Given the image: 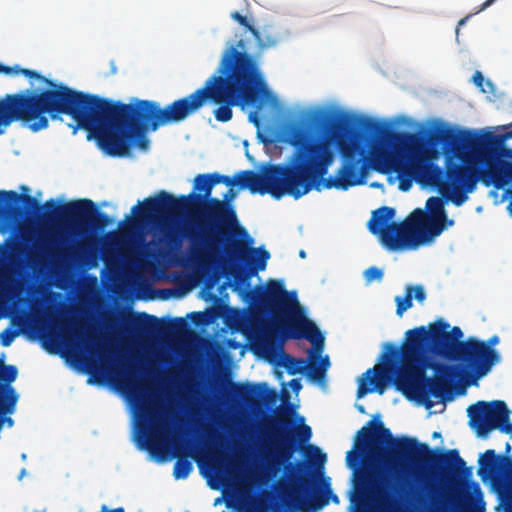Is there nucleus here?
Instances as JSON below:
<instances>
[{
	"mask_svg": "<svg viewBox=\"0 0 512 512\" xmlns=\"http://www.w3.org/2000/svg\"><path fill=\"white\" fill-rule=\"evenodd\" d=\"M18 370L14 365H6L0 369V392L4 388L11 387L10 384L17 378Z\"/></svg>",
	"mask_w": 512,
	"mask_h": 512,
	"instance_id": "bb28decb",
	"label": "nucleus"
},
{
	"mask_svg": "<svg viewBox=\"0 0 512 512\" xmlns=\"http://www.w3.org/2000/svg\"><path fill=\"white\" fill-rule=\"evenodd\" d=\"M383 275V271L376 266H371L364 272V278L367 283H371L372 281H381L383 279Z\"/></svg>",
	"mask_w": 512,
	"mask_h": 512,
	"instance_id": "2f4dec72",
	"label": "nucleus"
},
{
	"mask_svg": "<svg viewBox=\"0 0 512 512\" xmlns=\"http://www.w3.org/2000/svg\"><path fill=\"white\" fill-rule=\"evenodd\" d=\"M230 17L234 21L239 23L241 26L246 28V30L249 31L254 38H258L259 37V30L256 29L253 25L250 24V22L248 21L246 16L242 15L238 11H233V12H231Z\"/></svg>",
	"mask_w": 512,
	"mask_h": 512,
	"instance_id": "c756f323",
	"label": "nucleus"
},
{
	"mask_svg": "<svg viewBox=\"0 0 512 512\" xmlns=\"http://www.w3.org/2000/svg\"><path fill=\"white\" fill-rule=\"evenodd\" d=\"M495 0H486L485 2H483L481 5H480V8L478 10V12L480 11H483L485 10L486 8H488L490 5H492L494 3Z\"/></svg>",
	"mask_w": 512,
	"mask_h": 512,
	"instance_id": "ea45409f",
	"label": "nucleus"
},
{
	"mask_svg": "<svg viewBox=\"0 0 512 512\" xmlns=\"http://www.w3.org/2000/svg\"><path fill=\"white\" fill-rule=\"evenodd\" d=\"M173 425L168 413L162 411L156 401L143 396L138 406L136 443L156 459H164L169 452Z\"/></svg>",
	"mask_w": 512,
	"mask_h": 512,
	"instance_id": "f8f14e48",
	"label": "nucleus"
},
{
	"mask_svg": "<svg viewBox=\"0 0 512 512\" xmlns=\"http://www.w3.org/2000/svg\"><path fill=\"white\" fill-rule=\"evenodd\" d=\"M396 314L399 317H402L405 311L410 309L413 306V294H411V290L406 288V293L404 297L396 296Z\"/></svg>",
	"mask_w": 512,
	"mask_h": 512,
	"instance_id": "cd10ccee",
	"label": "nucleus"
},
{
	"mask_svg": "<svg viewBox=\"0 0 512 512\" xmlns=\"http://www.w3.org/2000/svg\"><path fill=\"white\" fill-rule=\"evenodd\" d=\"M477 475L480 480H512V457L486 450L478 457Z\"/></svg>",
	"mask_w": 512,
	"mask_h": 512,
	"instance_id": "aec40b11",
	"label": "nucleus"
},
{
	"mask_svg": "<svg viewBox=\"0 0 512 512\" xmlns=\"http://www.w3.org/2000/svg\"><path fill=\"white\" fill-rule=\"evenodd\" d=\"M221 490L242 512H289V482H206Z\"/></svg>",
	"mask_w": 512,
	"mask_h": 512,
	"instance_id": "9b49d317",
	"label": "nucleus"
},
{
	"mask_svg": "<svg viewBox=\"0 0 512 512\" xmlns=\"http://www.w3.org/2000/svg\"><path fill=\"white\" fill-rule=\"evenodd\" d=\"M230 394L234 400L251 406L260 403L274 405L278 399L277 392L274 389L268 388L266 383L249 384L231 382Z\"/></svg>",
	"mask_w": 512,
	"mask_h": 512,
	"instance_id": "412c9836",
	"label": "nucleus"
},
{
	"mask_svg": "<svg viewBox=\"0 0 512 512\" xmlns=\"http://www.w3.org/2000/svg\"><path fill=\"white\" fill-rule=\"evenodd\" d=\"M3 366H6V364L4 363V358L1 357L0 358V369H2Z\"/></svg>",
	"mask_w": 512,
	"mask_h": 512,
	"instance_id": "09e8293b",
	"label": "nucleus"
},
{
	"mask_svg": "<svg viewBox=\"0 0 512 512\" xmlns=\"http://www.w3.org/2000/svg\"><path fill=\"white\" fill-rule=\"evenodd\" d=\"M472 79H473L474 84L478 88H480L483 92H485V89L483 88L484 77H483L482 73L480 71H476L473 74Z\"/></svg>",
	"mask_w": 512,
	"mask_h": 512,
	"instance_id": "c9c22d12",
	"label": "nucleus"
},
{
	"mask_svg": "<svg viewBox=\"0 0 512 512\" xmlns=\"http://www.w3.org/2000/svg\"><path fill=\"white\" fill-rule=\"evenodd\" d=\"M449 328L450 325L440 318L428 328L420 326L408 330L405 342L421 364L423 355L429 352L451 361L460 352L463 332L458 326L448 331Z\"/></svg>",
	"mask_w": 512,
	"mask_h": 512,
	"instance_id": "ddd939ff",
	"label": "nucleus"
},
{
	"mask_svg": "<svg viewBox=\"0 0 512 512\" xmlns=\"http://www.w3.org/2000/svg\"><path fill=\"white\" fill-rule=\"evenodd\" d=\"M289 386L291 387L292 391L295 393H298L302 389V384H301L300 379L290 380Z\"/></svg>",
	"mask_w": 512,
	"mask_h": 512,
	"instance_id": "e433bc0d",
	"label": "nucleus"
},
{
	"mask_svg": "<svg viewBox=\"0 0 512 512\" xmlns=\"http://www.w3.org/2000/svg\"><path fill=\"white\" fill-rule=\"evenodd\" d=\"M460 352L451 361L457 362L462 371L471 379L477 380L487 375L497 364L500 354L485 341L469 337L460 343Z\"/></svg>",
	"mask_w": 512,
	"mask_h": 512,
	"instance_id": "dca6fc26",
	"label": "nucleus"
},
{
	"mask_svg": "<svg viewBox=\"0 0 512 512\" xmlns=\"http://www.w3.org/2000/svg\"><path fill=\"white\" fill-rule=\"evenodd\" d=\"M237 46L243 48V46H244L243 40H239Z\"/></svg>",
	"mask_w": 512,
	"mask_h": 512,
	"instance_id": "5fc2aeb1",
	"label": "nucleus"
},
{
	"mask_svg": "<svg viewBox=\"0 0 512 512\" xmlns=\"http://www.w3.org/2000/svg\"><path fill=\"white\" fill-rule=\"evenodd\" d=\"M174 473H175L176 477H181V476H183V477H184V476L186 475V473H184V474L179 473V472L177 471V469H175V472H174Z\"/></svg>",
	"mask_w": 512,
	"mask_h": 512,
	"instance_id": "8fccbe9b",
	"label": "nucleus"
},
{
	"mask_svg": "<svg viewBox=\"0 0 512 512\" xmlns=\"http://www.w3.org/2000/svg\"><path fill=\"white\" fill-rule=\"evenodd\" d=\"M17 73H21L28 78L38 79L41 82H43L44 84H47V81L50 80V79H47L46 77L40 75L38 72H36L34 70L26 69V68L17 70Z\"/></svg>",
	"mask_w": 512,
	"mask_h": 512,
	"instance_id": "72a5a7b5",
	"label": "nucleus"
},
{
	"mask_svg": "<svg viewBox=\"0 0 512 512\" xmlns=\"http://www.w3.org/2000/svg\"><path fill=\"white\" fill-rule=\"evenodd\" d=\"M42 252L53 261L77 260L82 261L87 254L85 244H78L72 250L66 248L43 246Z\"/></svg>",
	"mask_w": 512,
	"mask_h": 512,
	"instance_id": "b1692460",
	"label": "nucleus"
},
{
	"mask_svg": "<svg viewBox=\"0 0 512 512\" xmlns=\"http://www.w3.org/2000/svg\"><path fill=\"white\" fill-rule=\"evenodd\" d=\"M175 323H180L182 324L183 323V319L182 318H176L173 320Z\"/></svg>",
	"mask_w": 512,
	"mask_h": 512,
	"instance_id": "864d4df0",
	"label": "nucleus"
},
{
	"mask_svg": "<svg viewBox=\"0 0 512 512\" xmlns=\"http://www.w3.org/2000/svg\"><path fill=\"white\" fill-rule=\"evenodd\" d=\"M46 85L48 89L39 93L26 90L0 99V128L21 121L29 123V128L37 132L48 127L46 114L53 120L69 115L110 156H126L132 146L138 147L140 99L125 104L76 91L52 80Z\"/></svg>",
	"mask_w": 512,
	"mask_h": 512,
	"instance_id": "f257e3e1",
	"label": "nucleus"
},
{
	"mask_svg": "<svg viewBox=\"0 0 512 512\" xmlns=\"http://www.w3.org/2000/svg\"><path fill=\"white\" fill-rule=\"evenodd\" d=\"M329 358L325 356L320 363L307 364L303 358H295L289 354L283 355V366L290 375L307 373L308 377L316 381L324 380L327 369L329 368Z\"/></svg>",
	"mask_w": 512,
	"mask_h": 512,
	"instance_id": "4be33fe9",
	"label": "nucleus"
},
{
	"mask_svg": "<svg viewBox=\"0 0 512 512\" xmlns=\"http://www.w3.org/2000/svg\"><path fill=\"white\" fill-rule=\"evenodd\" d=\"M423 376V365L404 341L401 348L388 343L383 363L375 365L362 374L357 389L361 398L373 391L383 394L389 384L407 399H415V390Z\"/></svg>",
	"mask_w": 512,
	"mask_h": 512,
	"instance_id": "1a4fd4ad",
	"label": "nucleus"
},
{
	"mask_svg": "<svg viewBox=\"0 0 512 512\" xmlns=\"http://www.w3.org/2000/svg\"><path fill=\"white\" fill-rule=\"evenodd\" d=\"M510 451H511V445L509 443H506V448H505V454L504 455L509 456L508 454L510 453Z\"/></svg>",
	"mask_w": 512,
	"mask_h": 512,
	"instance_id": "c03bdc74",
	"label": "nucleus"
},
{
	"mask_svg": "<svg viewBox=\"0 0 512 512\" xmlns=\"http://www.w3.org/2000/svg\"><path fill=\"white\" fill-rule=\"evenodd\" d=\"M426 209H415L402 222H390L395 216L394 208L381 207L373 212L369 231L378 236L389 251L416 249L431 243L447 227L454 225V220L447 217L443 198H428Z\"/></svg>",
	"mask_w": 512,
	"mask_h": 512,
	"instance_id": "6e6552de",
	"label": "nucleus"
},
{
	"mask_svg": "<svg viewBox=\"0 0 512 512\" xmlns=\"http://www.w3.org/2000/svg\"><path fill=\"white\" fill-rule=\"evenodd\" d=\"M288 491L291 494L289 512H318L330 501L339 503L331 482H289Z\"/></svg>",
	"mask_w": 512,
	"mask_h": 512,
	"instance_id": "f3484780",
	"label": "nucleus"
},
{
	"mask_svg": "<svg viewBox=\"0 0 512 512\" xmlns=\"http://www.w3.org/2000/svg\"><path fill=\"white\" fill-rule=\"evenodd\" d=\"M358 409L360 412H362V413L364 412V407L362 405H360Z\"/></svg>",
	"mask_w": 512,
	"mask_h": 512,
	"instance_id": "13d9d810",
	"label": "nucleus"
},
{
	"mask_svg": "<svg viewBox=\"0 0 512 512\" xmlns=\"http://www.w3.org/2000/svg\"><path fill=\"white\" fill-rule=\"evenodd\" d=\"M397 140L406 153V159L399 152L377 143L370 145L369 138L363 134L338 136L336 143L343 163L334 177L321 178L320 189L322 184L327 189L341 190L359 185L370 168L384 174H408L421 182L436 185L439 190L443 182H449L447 175V179H443V170L429 161L419 135L401 133Z\"/></svg>",
	"mask_w": 512,
	"mask_h": 512,
	"instance_id": "39448f33",
	"label": "nucleus"
},
{
	"mask_svg": "<svg viewBox=\"0 0 512 512\" xmlns=\"http://www.w3.org/2000/svg\"><path fill=\"white\" fill-rule=\"evenodd\" d=\"M19 335V331L12 329V328H6L0 333V343L4 347H8L12 344L14 339Z\"/></svg>",
	"mask_w": 512,
	"mask_h": 512,
	"instance_id": "7c9ffc66",
	"label": "nucleus"
},
{
	"mask_svg": "<svg viewBox=\"0 0 512 512\" xmlns=\"http://www.w3.org/2000/svg\"><path fill=\"white\" fill-rule=\"evenodd\" d=\"M260 74L252 58L229 48L223 55L217 74L210 76L201 88L161 108L151 100H141L138 147L147 149L146 132L156 131L169 123L184 121L206 104L218 105L214 116L219 122L232 119L234 106H256L262 103Z\"/></svg>",
	"mask_w": 512,
	"mask_h": 512,
	"instance_id": "20e7f679",
	"label": "nucleus"
},
{
	"mask_svg": "<svg viewBox=\"0 0 512 512\" xmlns=\"http://www.w3.org/2000/svg\"><path fill=\"white\" fill-rule=\"evenodd\" d=\"M170 327H171L172 329H175V328H176L175 324H171V325H170Z\"/></svg>",
	"mask_w": 512,
	"mask_h": 512,
	"instance_id": "bf43d9fd",
	"label": "nucleus"
},
{
	"mask_svg": "<svg viewBox=\"0 0 512 512\" xmlns=\"http://www.w3.org/2000/svg\"><path fill=\"white\" fill-rule=\"evenodd\" d=\"M86 349L91 356L94 354L97 355L102 363H106L108 361L109 357L108 354L106 353V349H104V347L101 346L98 342L89 339L86 342Z\"/></svg>",
	"mask_w": 512,
	"mask_h": 512,
	"instance_id": "c85d7f7f",
	"label": "nucleus"
},
{
	"mask_svg": "<svg viewBox=\"0 0 512 512\" xmlns=\"http://www.w3.org/2000/svg\"><path fill=\"white\" fill-rule=\"evenodd\" d=\"M25 476H26V469H24V468H23V469L20 471L18 478H19V480H21V479H22V478H24Z\"/></svg>",
	"mask_w": 512,
	"mask_h": 512,
	"instance_id": "37998d69",
	"label": "nucleus"
},
{
	"mask_svg": "<svg viewBox=\"0 0 512 512\" xmlns=\"http://www.w3.org/2000/svg\"><path fill=\"white\" fill-rule=\"evenodd\" d=\"M299 256H300L301 258H305V257H306V252H305L304 250H300V252H299Z\"/></svg>",
	"mask_w": 512,
	"mask_h": 512,
	"instance_id": "de8ad7c7",
	"label": "nucleus"
},
{
	"mask_svg": "<svg viewBox=\"0 0 512 512\" xmlns=\"http://www.w3.org/2000/svg\"><path fill=\"white\" fill-rule=\"evenodd\" d=\"M300 425L292 431L280 427L291 424L283 414L271 422L259 449L257 476H209L207 480H331L325 475L327 455L316 445L308 444L311 427L299 417Z\"/></svg>",
	"mask_w": 512,
	"mask_h": 512,
	"instance_id": "423d86ee",
	"label": "nucleus"
},
{
	"mask_svg": "<svg viewBox=\"0 0 512 512\" xmlns=\"http://www.w3.org/2000/svg\"><path fill=\"white\" fill-rule=\"evenodd\" d=\"M44 206L53 209V213L59 218L78 226L103 230L112 223L111 217L99 211L90 199L75 200L62 206H56L54 200L50 199L46 201Z\"/></svg>",
	"mask_w": 512,
	"mask_h": 512,
	"instance_id": "a211bd4d",
	"label": "nucleus"
},
{
	"mask_svg": "<svg viewBox=\"0 0 512 512\" xmlns=\"http://www.w3.org/2000/svg\"><path fill=\"white\" fill-rule=\"evenodd\" d=\"M469 17L470 16H466V17L462 18L461 20H459L457 28H456V34H458V32H459V27L462 25H465V23L469 19Z\"/></svg>",
	"mask_w": 512,
	"mask_h": 512,
	"instance_id": "a19ab883",
	"label": "nucleus"
},
{
	"mask_svg": "<svg viewBox=\"0 0 512 512\" xmlns=\"http://www.w3.org/2000/svg\"><path fill=\"white\" fill-rule=\"evenodd\" d=\"M408 290H411V294H413V299H416L419 303H422L426 299V293L421 285H409L406 287Z\"/></svg>",
	"mask_w": 512,
	"mask_h": 512,
	"instance_id": "473e14b6",
	"label": "nucleus"
},
{
	"mask_svg": "<svg viewBox=\"0 0 512 512\" xmlns=\"http://www.w3.org/2000/svg\"><path fill=\"white\" fill-rule=\"evenodd\" d=\"M423 376L419 381L415 390V399L423 395H432L441 400L450 399L448 396L452 389V380L456 377L458 367L454 365L436 363L433 366L435 371L434 377H426V369L428 367L427 354L423 355Z\"/></svg>",
	"mask_w": 512,
	"mask_h": 512,
	"instance_id": "6ab92c4d",
	"label": "nucleus"
},
{
	"mask_svg": "<svg viewBox=\"0 0 512 512\" xmlns=\"http://www.w3.org/2000/svg\"><path fill=\"white\" fill-rule=\"evenodd\" d=\"M3 69H4V71H5L6 73H8V72L11 70V68H9V67H3Z\"/></svg>",
	"mask_w": 512,
	"mask_h": 512,
	"instance_id": "4d7b16f0",
	"label": "nucleus"
},
{
	"mask_svg": "<svg viewBox=\"0 0 512 512\" xmlns=\"http://www.w3.org/2000/svg\"><path fill=\"white\" fill-rule=\"evenodd\" d=\"M252 119H253L254 123H255L256 125H258V121H257V119L254 117V115H253V114H251V115H250V120H252Z\"/></svg>",
	"mask_w": 512,
	"mask_h": 512,
	"instance_id": "603ef678",
	"label": "nucleus"
},
{
	"mask_svg": "<svg viewBox=\"0 0 512 512\" xmlns=\"http://www.w3.org/2000/svg\"><path fill=\"white\" fill-rule=\"evenodd\" d=\"M131 325L139 333H151L159 328V320L153 315L140 313L131 319Z\"/></svg>",
	"mask_w": 512,
	"mask_h": 512,
	"instance_id": "393cba45",
	"label": "nucleus"
},
{
	"mask_svg": "<svg viewBox=\"0 0 512 512\" xmlns=\"http://www.w3.org/2000/svg\"><path fill=\"white\" fill-rule=\"evenodd\" d=\"M499 341L500 339L498 335H493L487 341H485V344L489 345L490 348H493L495 345L499 343Z\"/></svg>",
	"mask_w": 512,
	"mask_h": 512,
	"instance_id": "58836bf2",
	"label": "nucleus"
},
{
	"mask_svg": "<svg viewBox=\"0 0 512 512\" xmlns=\"http://www.w3.org/2000/svg\"><path fill=\"white\" fill-rule=\"evenodd\" d=\"M133 374L132 367L128 368L127 377H130Z\"/></svg>",
	"mask_w": 512,
	"mask_h": 512,
	"instance_id": "3c124183",
	"label": "nucleus"
},
{
	"mask_svg": "<svg viewBox=\"0 0 512 512\" xmlns=\"http://www.w3.org/2000/svg\"><path fill=\"white\" fill-rule=\"evenodd\" d=\"M410 187V183L408 184H405L403 181L400 182V185H399V188L402 190V191H406L408 190Z\"/></svg>",
	"mask_w": 512,
	"mask_h": 512,
	"instance_id": "79ce46f5",
	"label": "nucleus"
},
{
	"mask_svg": "<svg viewBox=\"0 0 512 512\" xmlns=\"http://www.w3.org/2000/svg\"><path fill=\"white\" fill-rule=\"evenodd\" d=\"M171 242H173L175 246H178L180 244V240L179 239L171 238Z\"/></svg>",
	"mask_w": 512,
	"mask_h": 512,
	"instance_id": "49530a36",
	"label": "nucleus"
},
{
	"mask_svg": "<svg viewBox=\"0 0 512 512\" xmlns=\"http://www.w3.org/2000/svg\"><path fill=\"white\" fill-rule=\"evenodd\" d=\"M87 363H89L93 367L96 365V361L92 357L87 359Z\"/></svg>",
	"mask_w": 512,
	"mask_h": 512,
	"instance_id": "a18cd8bd",
	"label": "nucleus"
},
{
	"mask_svg": "<svg viewBox=\"0 0 512 512\" xmlns=\"http://www.w3.org/2000/svg\"><path fill=\"white\" fill-rule=\"evenodd\" d=\"M261 307L274 317V324L284 339H306L315 349L322 350L324 336L310 320L297 300L295 292H288L282 281L269 280L257 295Z\"/></svg>",
	"mask_w": 512,
	"mask_h": 512,
	"instance_id": "9d476101",
	"label": "nucleus"
},
{
	"mask_svg": "<svg viewBox=\"0 0 512 512\" xmlns=\"http://www.w3.org/2000/svg\"><path fill=\"white\" fill-rule=\"evenodd\" d=\"M235 197L232 189L223 196L209 199L188 232V238L199 245L195 255L200 264L215 262L224 251L230 262L242 261L249 265L251 274L266 268L270 253L263 247L249 248L241 238L247 237L246 229L239 224L235 209L229 204Z\"/></svg>",
	"mask_w": 512,
	"mask_h": 512,
	"instance_id": "0eeeda50",
	"label": "nucleus"
},
{
	"mask_svg": "<svg viewBox=\"0 0 512 512\" xmlns=\"http://www.w3.org/2000/svg\"><path fill=\"white\" fill-rule=\"evenodd\" d=\"M492 488H512V482H488Z\"/></svg>",
	"mask_w": 512,
	"mask_h": 512,
	"instance_id": "4c0bfd02",
	"label": "nucleus"
},
{
	"mask_svg": "<svg viewBox=\"0 0 512 512\" xmlns=\"http://www.w3.org/2000/svg\"><path fill=\"white\" fill-rule=\"evenodd\" d=\"M433 437L434 438L441 437V434L439 432H434Z\"/></svg>",
	"mask_w": 512,
	"mask_h": 512,
	"instance_id": "6e6d98bb",
	"label": "nucleus"
},
{
	"mask_svg": "<svg viewBox=\"0 0 512 512\" xmlns=\"http://www.w3.org/2000/svg\"><path fill=\"white\" fill-rule=\"evenodd\" d=\"M20 201L29 207L38 205L36 199L30 195H21L13 190H0V217L5 223L13 224L23 215V211L15 206Z\"/></svg>",
	"mask_w": 512,
	"mask_h": 512,
	"instance_id": "5701e85b",
	"label": "nucleus"
},
{
	"mask_svg": "<svg viewBox=\"0 0 512 512\" xmlns=\"http://www.w3.org/2000/svg\"><path fill=\"white\" fill-rule=\"evenodd\" d=\"M254 39L259 51L275 47L280 42L278 34L268 27H264L262 31H259V37Z\"/></svg>",
	"mask_w": 512,
	"mask_h": 512,
	"instance_id": "a878e982",
	"label": "nucleus"
},
{
	"mask_svg": "<svg viewBox=\"0 0 512 512\" xmlns=\"http://www.w3.org/2000/svg\"><path fill=\"white\" fill-rule=\"evenodd\" d=\"M350 503L355 512H374L379 506L377 487H460L471 488L479 482H351Z\"/></svg>",
	"mask_w": 512,
	"mask_h": 512,
	"instance_id": "4468645a",
	"label": "nucleus"
},
{
	"mask_svg": "<svg viewBox=\"0 0 512 512\" xmlns=\"http://www.w3.org/2000/svg\"><path fill=\"white\" fill-rule=\"evenodd\" d=\"M296 146L293 163L290 165H269L262 173L253 170L238 172L233 179L218 173L198 174L194 178L193 190L203 192L181 195L176 198L161 190L156 197H148L142 206L135 205L131 212L140 220H151L202 207L209 199L215 185L238 186L252 194H270L279 200L285 195L299 199L312 189L320 190V180L327 174L334 159L330 142L321 137H309L299 133L293 143Z\"/></svg>",
	"mask_w": 512,
	"mask_h": 512,
	"instance_id": "f03ea898",
	"label": "nucleus"
},
{
	"mask_svg": "<svg viewBox=\"0 0 512 512\" xmlns=\"http://www.w3.org/2000/svg\"><path fill=\"white\" fill-rule=\"evenodd\" d=\"M510 413L502 400L478 401L467 408L470 427L483 438L496 429L512 437Z\"/></svg>",
	"mask_w": 512,
	"mask_h": 512,
	"instance_id": "2eb2a0df",
	"label": "nucleus"
},
{
	"mask_svg": "<svg viewBox=\"0 0 512 512\" xmlns=\"http://www.w3.org/2000/svg\"><path fill=\"white\" fill-rule=\"evenodd\" d=\"M345 464L349 480H473V467L457 449L394 436L376 417L357 431Z\"/></svg>",
	"mask_w": 512,
	"mask_h": 512,
	"instance_id": "7ed1b4c3",
	"label": "nucleus"
},
{
	"mask_svg": "<svg viewBox=\"0 0 512 512\" xmlns=\"http://www.w3.org/2000/svg\"><path fill=\"white\" fill-rule=\"evenodd\" d=\"M365 129L373 134H380L383 130L382 126L375 122V121H367V123L365 124Z\"/></svg>",
	"mask_w": 512,
	"mask_h": 512,
	"instance_id": "f704fd0d",
	"label": "nucleus"
}]
</instances>
